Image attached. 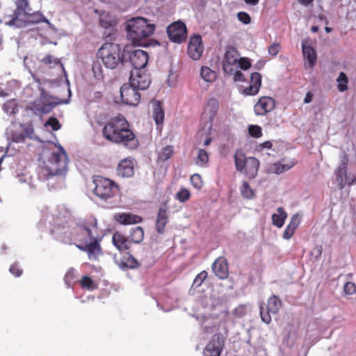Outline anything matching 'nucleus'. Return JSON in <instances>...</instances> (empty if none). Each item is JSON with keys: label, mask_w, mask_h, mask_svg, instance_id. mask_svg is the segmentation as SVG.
Instances as JSON below:
<instances>
[{"label": "nucleus", "mask_w": 356, "mask_h": 356, "mask_svg": "<svg viewBox=\"0 0 356 356\" xmlns=\"http://www.w3.org/2000/svg\"><path fill=\"white\" fill-rule=\"evenodd\" d=\"M282 306V301L275 295L271 296L267 301V305H260V316L263 322L269 324L271 322L270 314H276Z\"/></svg>", "instance_id": "8"}, {"label": "nucleus", "mask_w": 356, "mask_h": 356, "mask_svg": "<svg viewBox=\"0 0 356 356\" xmlns=\"http://www.w3.org/2000/svg\"><path fill=\"white\" fill-rule=\"evenodd\" d=\"M239 57L240 55L234 47H229L227 49L222 61L223 70L226 74H232L237 70Z\"/></svg>", "instance_id": "13"}, {"label": "nucleus", "mask_w": 356, "mask_h": 356, "mask_svg": "<svg viewBox=\"0 0 356 356\" xmlns=\"http://www.w3.org/2000/svg\"><path fill=\"white\" fill-rule=\"evenodd\" d=\"M80 284L82 288L88 290H94L97 287L91 277L87 275H85L81 278Z\"/></svg>", "instance_id": "45"}, {"label": "nucleus", "mask_w": 356, "mask_h": 356, "mask_svg": "<svg viewBox=\"0 0 356 356\" xmlns=\"http://www.w3.org/2000/svg\"><path fill=\"white\" fill-rule=\"evenodd\" d=\"M242 197L246 200H252L256 197V191L252 189L247 181H243L240 187Z\"/></svg>", "instance_id": "36"}, {"label": "nucleus", "mask_w": 356, "mask_h": 356, "mask_svg": "<svg viewBox=\"0 0 356 356\" xmlns=\"http://www.w3.org/2000/svg\"><path fill=\"white\" fill-rule=\"evenodd\" d=\"M19 104L15 99L7 101L3 105V111L8 115H15L19 112Z\"/></svg>", "instance_id": "37"}, {"label": "nucleus", "mask_w": 356, "mask_h": 356, "mask_svg": "<svg viewBox=\"0 0 356 356\" xmlns=\"http://www.w3.org/2000/svg\"><path fill=\"white\" fill-rule=\"evenodd\" d=\"M294 165L295 163L293 161H289L285 163V160L283 159L280 162L274 163L271 166V170L276 174H280L290 170L292 167L294 166Z\"/></svg>", "instance_id": "33"}, {"label": "nucleus", "mask_w": 356, "mask_h": 356, "mask_svg": "<svg viewBox=\"0 0 356 356\" xmlns=\"http://www.w3.org/2000/svg\"><path fill=\"white\" fill-rule=\"evenodd\" d=\"M207 275L208 274L206 270H202L198 273L193 280V286L195 288L200 286L204 281L207 279Z\"/></svg>", "instance_id": "47"}, {"label": "nucleus", "mask_w": 356, "mask_h": 356, "mask_svg": "<svg viewBox=\"0 0 356 356\" xmlns=\"http://www.w3.org/2000/svg\"><path fill=\"white\" fill-rule=\"evenodd\" d=\"M168 222L167 210L165 208H160L157 214L156 221V230L159 234H163L165 226Z\"/></svg>", "instance_id": "27"}, {"label": "nucleus", "mask_w": 356, "mask_h": 356, "mask_svg": "<svg viewBox=\"0 0 356 356\" xmlns=\"http://www.w3.org/2000/svg\"><path fill=\"white\" fill-rule=\"evenodd\" d=\"M26 138H30L41 143V152L38 160L40 176L48 179L55 175H63L67 171L69 159L63 147L58 143L47 140L42 141L38 135H11L14 142H24Z\"/></svg>", "instance_id": "1"}, {"label": "nucleus", "mask_w": 356, "mask_h": 356, "mask_svg": "<svg viewBox=\"0 0 356 356\" xmlns=\"http://www.w3.org/2000/svg\"><path fill=\"white\" fill-rule=\"evenodd\" d=\"M300 222V219L298 214H294L291 217L290 222L287 226L293 228V230H296L297 229V227H298Z\"/></svg>", "instance_id": "55"}, {"label": "nucleus", "mask_w": 356, "mask_h": 356, "mask_svg": "<svg viewBox=\"0 0 356 356\" xmlns=\"http://www.w3.org/2000/svg\"><path fill=\"white\" fill-rule=\"evenodd\" d=\"M120 97L124 104L137 106L140 99V95L138 90L133 87L130 83L124 84L120 88Z\"/></svg>", "instance_id": "12"}, {"label": "nucleus", "mask_w": 356, "mask_h": 356, "mask_svg": "<svg viewBox=\"0 0 356 356\" xmlns=\"http://www.w3.org/2000/svg\"><path fill=\"white\" fill-rule=\"evenodd\" d=\"M214 274L220 279L223 280L228 276V265L227 259L223 257L217 258L212 264Z\"/></svg>", "instance_id": "21"}, {"label": "nucleus", "mask_w": 356, "mask_h": 356, "mask_svg": "<svg viewBox=\"0 0 356 356\" xmlns=\"http://www.w3.org/2000/svg\"><path fill=\"white\" fill-rule=\"evenodd\" d=\"M203 45L200 35H193L191 38L188 45V54L195 60H198L203 53Z\"/></svg>", "instance_id": "19"}, {"label": "nucleus", "mask_w": 356, "mask_h": 356, "mask_svg": "<svg viewBox=\"0 0 356 356\" xmlns=\"http://www.w3.org/2000/svg\"><path fill=\"white\" fill-rule=\"evenodd\" d=\"M45 127H51V129L53 131H58L60 127V124L58 122V120L56 118H50L45 123H44Z\"/></svg>", "instance_id": "50"}, {"label": "nucleus", "mask_w": 356, "mask_h": 356, "mask_svg": "<svg viewBox=\"0 0 356 356\" xmlns=\"http://www.w3.org/2000/svg\"><path fill=\"white\" fill-rule=\"evenodd\" d=\"M247 159L245 154L241 150L237 149L234 154V162L236 168L239 172H243L246 164Z\"/></svg>", "instance_id": "34"}, {"label": "nucleus", "mask_w": 356, "mask_h": 356, "mask_svg": "<svg viewBox=\"0 0 356 356\" xmlns=\"http://www.w3.org/2000/svg\"><path fill=\"white\" fill-rule=\"evenodd\" d=\"M238 19L240 22L245 24H250L251 21L250 15L244 12H240L238 13Z\"/></svg>", "instance_id": "56"}, {"label": "nucleus", "mask_w": 356, "mask_h": 356, "mask_svg": "<svg viewBox=\"0 0 356 356\" xmlns=\"http://www.w3.org/2000/svg\"><path fill=\"white\" fill-rule=\"evenodd\" d=\"M348 158L346 154L343 153L341 159V164L339 166L347 167Z\"/></svg>", "instance_id": "63"}, {"label": "nucleus", "mask_w": 356, "mask_h": 356, "mask_svg": "<svg viewBox=\"0 0 356 356\" xmlns=\"http://www.w3.org/2000/svg\"><path fill=\"white\" fill-rule=\"evenodd\" d=\"M174 154V148L172 145L163 147L159 153L157 162H163L170 159Z\"/></svg>", "instance_id": "38"}, {"label": "nucleus", "mask_w": 356, "mask_h": 356, "mask_svg": "<svg viewBox=\"0 0 356 356\" xmlns=\"http://www.w3.org/2000/svg\"><path fill=\"white\" fill-rule=\"evenodd\" d=\"M259 168V161L254 157H248L243 168V172L249 179H254Z\"/></svg>", "instance_id": "25"}, {"label": "nucleus", "mask_w": 356, "mask_h": 356, "mask_svg": "<svg viewBox=\"0 0 356 356\" xmlns=\"http://www.w3.org/2000/svg\"><path fill=\"white\" fill-rule=\"evenodd\" d=\"M153 118L157 125V129L160 131V126L163 124L164 120V111L160 102H156L154 104Z\"/></svg>", "instance_id": "31"}, {"label": "nucleus", "mask_w": 356, "mask_h": 356, "mask_svg": "<svg viewBox=\"0 0 356 356\" xmlns=\"http://www.w3.org/2000/svg\"><path fill=\"white\" fill-rule=\"evenodd\" d=\"M129 83L138 90H145L149 86L151 79L149 74L141 70H134L131 72Z\"/></svg>", "instance_id": "14"}, {"label": "nucleus", "mask_w": 356, "mask_h": 356, "mask_svg": "<svg viewBox=\"0 0 356 356\" xmlns=\"http://www.w3.org/2000/svg\"><path fill=\"white\" fill-rule=\"evenodd\" d=\"M42 62L46 64V65H49L50 67H54L56 65H60V67L62 68L63 71L64 72V73L66 74V72L64 69V66L63 64L60 63V61L59 59L54 57L53 56L51 55H47L43 59H42Z\"/></svg>", "instance_id": "41"}, {"label": "nucleus", "mask_w": 356, "mask_h": 356, "mask_svg": "<svg viewBox=\"0 0 356 356\" xmlns=\"http://www.w3.org/2000/svg\"><path fill=\"white\" fill-rule=\"evenodd\" d=\"M344 292L348 295H353L356 292V285L354 282H348L343 287Z\"/></svg>", "instance_id": "52"}, {"label": "nucleus", "mask_w": 356, "mask_h": 356, "mask_svg": "<svg viewBox=\"0 0 356 356\" xmlns=\"http://www.w3.org/2000/svg\"><path fill=\"white\" fill-rule=\"evenodd\" d=\"M148 59V54L139 49L131 51L129 55V62L136 72L141 70L147 65Z\"/></svg>", "instance_id": "16"}, {"label": "nucleus", "mask_w": 356, "mask_h": 356, "mask_svg": "<svg viewBox=\"0 0 356 356\" xmlns=\"http://www.w3.org/2000/svg\"><path fill=\"white\" fill-rule=\"evenodd\" d=\"M9 271L15 277L22 275L23 270L17 263H15L10 266Z\"/></svg>", "instance_id": "54"}, {"label": "nucleus", "mask_w": 356, "mask_h": 356, "mask_svg": "<svg viewBox=\"0 0 356 356\" xmlns=\"http://www.w3.org/2000/svg\"><path fill=\"white\" fill-rule=\"evenodd\" d=\"M75 278V270L74 268H70L67 270L65 275V280L66 283L70 284Z\"/></svg>", "instance_id": "57"}, {"label": "nucleus", "mask_w": 356, "mask_h": 356, "mask_svg": "<svg viewBox=\"0 0 356 356\" xmlns=\"http://www.w3.org/2000/svg\"><path fill=\"white\" fill-rule=\"evenodd\" d=\"M273 147V143L270 140H268V141H266L264 143H260L259 145H257L256 146V150L257 151H259V152H261L263 151L264 149H271Z\"/></svg>", "instance_id": "58"}, {"label": "nucleus", "mask_w": 356, "mask_h": 356, "mask_svg": "<svg viewBox=\"0 0 356 356\" xmlns=\"http://www.w3.org/2000/svg\"><path fill=\"white\" fill-rule=\"evenodd\" d=\"M275 106V103L273 99L269 97H262L254 105V113L257 115H265L273 111Z\"/></svg>", "instance_id": "20"}, {"label": "nucleus", "mask_w": 356, "mask_h": 356, "mask_svg": "<svg viewBox=\"0 0 356 356\" xmlns=\"http://www.w3.org/2000/svg\"><path fill=\"white\" fill-rule=\"evenodd\" d=\"M119 266L121 268H135L140 266L139 262L130 254L127 253L120 259Z\"/></svg>", "instance_id": "30"}, {"label": "nucleus", "mask_w": 356, "mask_h": 356, "mask_svg": "<svg viewBox=\"0 0 356 356\" xmlns=\"http://www.w3.org/2000/svg\"><path fill=\"white\" fill-rule=\"evenodd\" d=\"M219 103L216 98L208 99L202 115L200 124L201 134H211L213 128V121L218 111Z\"/></svg>", "instance_id": "6"}, {"label": "nucleus", "mask_w": 356, "mask_h": 356, "mask_svg": "<svg viewBox=\"0 0 356 356\" xmlns=\"http://www.w3.org/2000/svg\"><path fill=\"white\" fill-rule=\"evenodd\" d=\"M112 242L113 245L120 252L127 251L131 247V241L119 232L113 234Z\"/></svg>", "instance_id": "22"}, {"label": "nucleus", "mask_w": 356, "mask_h": 356, "mask_svg": "<svg viewBox=\"0 0 356 356\" xmlns=\"http://www.w3.org/2000/svg\"><path fill=\"white\" fill-rule=\"evenodd\" d=\"M313 97V95L312 92H308L304 99V103L305 104H309L312 102Z\"/></svg>", "instance_id": "64"}, {"label": "nucleus", "mask_w": 356, "mask_h": 356, "mask_svg": "<svg viewBox=\"0 0 356 356\" xmlns=\"http://www.w3.org/2000/svg\"><path fill=\"white\" fill-rule=\"evenodd\" d=\"M280 50V46L278 44H273L268 48V53L272 56H276Z\"/></svg>", "instance_id": "61"}, {"label": "nucleus", "mask_w": 356, "mask_h": 356, "mask_svg": "<svg viewBox=\"0 0 356 356\" xmlns=\"http://www.w3.org/2000/svg\"><path fill=\"white\" fill-rule=\"evenodd\" d=\"M97 229V220L93 216H88L79 220L72 229L71 235L75 241L86 243L88 239L93 238V232Z\"/></svg>", "instance_id": "5"}, {"label": "nucleus", "mask_w": 356, "mask_h": 356, "mask_svg": "<svg viewBox=\"0 0 356 356\" xmlns=\"http://www.w3.org/2000/svg\"><path fill=\"white\" fill-rule=\"evenodd\" d=\"M302 49L305 59L307 60L311 67H313L316 60V56L314 49L309 45H306L305 42L302 44Z\"/></svg>", "instance_id": "32"}, {"label": "nucleus", "mask_w": 356, "mask_h": 356, "mask_svg": "<svg viewBox=\"0 0 356 356\" xmlns=\"http://www.w3.org/2000/svg\"><path fill=\"white\" fill-rule=\"evenodd\" d=\"M202 78L207 82H211L216 78V74L207 67H202L200 71Z\"/></svg>", "instance_id": "40"}, {"label": "nucleus", "mask_w": 356, "mask_h": 356, "mask_svg": "<svg viewBox=\"0 0 356 356\" xmlns=\"http://www.w3.org/2000/svg\"><path fill=\"white\" fill-rule=\"evenodd\" d=\"M296 230H293V228L286 227L284 233H283V238L286 240H289L294 234Z\"/></svg>", "instance_id": "60"}, {"label": "nucleus", "mask_w": 356, "mask_h": 356, "mask_svg": "<svg viewBox=\"0 0 356 356\" xmlns=\"http://www.w3.org/2000/svg\"><path fill=\"white\" fill-rule=\"evenodd\" d=\"M92 70L96 79L101 80L104 78L103 69L98 60L93 63Z\"/></svg>", "instance_id": "46"}, {"label": "nucleus", "mask_w": 356, "mask_h": 356, "mask_svg": "<svg viewBox=\"0 0 356 356\" xmlns=\"http://www.w3.org/2000/svg\"><path fill=\"white\" fill-rule=\"evenodd\" d=\"M97 54L108 69L113 70L120 63L124 64L123 53L118 44L105 43L99 49Z\"/></svg>", "instance_id": "4"}, {"label": "nucleus", "mask_w": 356, "mask_h": 356, "mask_svg": "<svg viewBox=\"0 0 356 356\" xmlns=\"http://www.w3.org/2000/svg\"><path fill=\"white\" fill-rule=\"evenodd\" d=\"M277 213H274L272 216L273 224L277 227H282L287 215L282 207L277 209Z\"/></svg>", "instance_id": "35"}, {"label": "nucleus", "mask_w": 356, "mask_h": 356, "mask_svg": "<svg viewBox=\"0 0 356 356\" xmlns=\"http://www.w3.org/2000/svg\"><path fill=\"white\" fill-rule=\"evenodd\" d=\"M93 183L95 184L94 194L103 200L113 197L118 190V186L115 182L102 176L96 177Z\"/></svg>", "instance_id": "7"}, {"label": "nucleus", "mask_w": 356, "mask_h": 356, "mask_svg": "<svg viewBox=\"0 0 356 356\" xmlns=\"http://www.w3.org/2000/svg\"><path fill=\"white\" fill-rule=\"evenodd\" d=\"M15 4L16 10L14 13L16 15V17L31 15V8H30L28 0H17Z\"/></svg>", "instance_id": "28"}, {"label": "nucleus", "mask_w": 356, "mask_h": 356, "mask_svg": "<svg viewBox=\"0 0 356 356\" xmlns=\"http://www.w3.org/2000/svg\"><path fill=\"white\" fill-rule=\"evenodd\" d=\"M232 74L234 75V81H244L245 77L243 74L238 71V70H236Z\"/></svg>", "instance_id": "59"}, {"label": "nucleus", "mask_w": 356, "mask_h": 356, "mask_svg": "<svg viewBox=\"0 0 356 356\" xmlns=\"http://www.w3.org/2000/svg\"><path fill=\"white\" fill-rule=\"evenodd\" d=\"M92 239L90 243L76 244V246L80 250L87 252L90 260H97L99 256L102 254V247L96 237Z\"/></svg>", "instance_id": "15"}, {"label": "nucleus", "mask_w": 356, "mask_h": 356, "mask_svg": "<svg viewBox=\"0 0 356 356\" xmlns=\"http://www.w3.org/2000/svg\"><path fill=\"white\" fill-rule=\"evenodd\" d=\"M248 134H261V128L257 125H250L248 127Z\"/></svg>", "instance_id": "62"}, {"label": "nucleus", "mask_w": 356, "mask_h": 356, "mask_svg": "<svg viewBox=\"0 0 356 356\" xmlns=\"http://www.w3.org/2000/svg\"><path fill=\"white\" fill-rule=\"evenodd\" d=\"M39 91L40 96L31 104V108L35 115L49 113L55 106L59 104H67L70 102L71 90L69 86L67 87L68 98L65 99L51 96L42 87H39Z\"/></svg>", "instance_id": "3"}, {"label": "nucleus", "mask_w": 356, "mask_h": 356, "mask_svg": "<svg viewBox=\"0 0 356 356\" xmlns=\"http://www.w3.org/2000/svg\"><path fill=\"white\" fill-rule=\"evenodd\" d=\"M167 33L170 41L181 43L186 39V24L181 21L175 22L168 26Z\"/></svg>", "instance_id": "11"}, {"label": "nucleus", "mask_w": 356, "mask_h": 356, "mask_svg": "<svg viewBox=\"0 0 356 356\" xmlns=\"http://www.w3.org/2000/svg\"><path fill=\"white\" fill-rule=\"evenodd\" d=\"M12 127L15 129H11L10 134H33V125L31 123L22 124L19 122H13Z\"/></svg>", "instance_id": "29"}, {"label": "nucleus", "mask_w": 356, "mask_h": 356, "mask_svg": "<svg viewBox=\"0 0 356 356\" xmlns=\"http://www.w3.org/2000/svg\"><path fill=\"white\" fill-rule=\"evenodd\" d=\"M117 175L122 178H129L135 172V161L130 157L121 160L116 169Z\"/></svg>", "instance_id": "18"}, {"label": "nucleus", "mask_w": 356, "mask_h": 356, "mask_svg": "<svg viewBox=\"0 0 356 356\" xmlns=\"http://www.w3.org/2000/svg\"><path fill=\"white\" fill-rule=\"evenodd\" d=\"M225 345V339L221 333L213 334L203 350L204 356H220Z\"/></svg>", "instance_id": "10"}, {"label": "nucleus", "mask_w": 356, "mask_h": 356, "mask_svg": "<svg viewBox=\"0 0 356 356\" xmlns=\"http://www.w3.org/2000/svg\"><path fill=\"white\" fill-rule=\"evenodd\" d=\"M261 84V75L254 72L250 76V86L245 89V94L254 95L258 93Z\"/></svg>", "instance_id": "26"}, {"label": "nucleus", "mask_w": 356, "mask_h": 356, "mask_svg": "<svg viewBox=\"0 0 356 356\" xmlns=\"http://www.w3.org/2000/svg\"><path fill=\"white\" fill-rule=\"evenodd\" d=\"M102 136L110 141L116 143H123V145L130 149H136L138 145V140L136 135H102Z\"/></svg>", "instance_id": "17"}, {"label": "nucleus", "mask_w": 356, "mask_h": 356, "mask_svg": "<svg viewBox=\"0 0 356 356\" xmlns=\"http://www.w3.org/2000/svg\"><path fill=\"white\" fill-rule=\"evenodd\" d=\"M191 181L193 186L197 189H200L203 186V181L202 180V177L198 174L193 175L191 177Z\"/></svg>", "instance_id": "51"}, {"label": "nucleus", "mask_w": 356, "mask_h": 356, "mask_svg": "<svg viewBox=\"0 0 356 356\" xmlns=\"http://www.w3.org/2000/svg\"><path fill=\"white\" fill-rule=\"evenodd\" d=\"M127 38L136 45H141V40L149 37L155 30V25L147 19L138 17L128 19L125 27Z\"/></svg>", "instance_id": "2"}, {"label": "nucleus", "mask_w": 356, "mask_h": 356, "mask_svg": "<svg viewBox=\"0 0 356 356\" xmlns=\"http://www.w3.org/2000/svg\"><path fill=\"white\" fill-rule=\"evenodd\" d=\"M209 161V154L203 149H199L197 156L195 159V163L198 165H204Z\"/></svg>", "instance_id": "43"}, {"label": "nucleus", "mask_w": 356, "mask_h": 356, "mask_svg": "<svg viewBox=\"0 0 356 356\" xmlns=\"http://www.w3.org/2000/svg\"><path fill=\"white\" fill-rule=\"evenodd\" d=\"M113 22L109 15H102L99 18V25L104 29L112 27Z\"/></svg>", "instance_id": "49"}, {"label": "nucleus", "mask_w": 356, "mask_h": 356, "mask_svg": "<svg viewBox=\"0 0 356 356\" xmlns=\"http://www.w3.org/2000/svg\"><path fill=\"white\" fill-rule=\"evenodd\" d=\"M337 81L338 83L337 88L340 92H344L348 89V78L344 72H340Z\"/></svg>", "instance_id": "44"}, {"label": "nucleus", "mask_w": 356, "mask_h": 356, "mask_svg": "<svg viewBox=\"0 0 356 356\" xmlns=\"http://www.w3.org/2000/svg\"><path fill=\"white\" fill-rule=\"evenodd\" d=\"M251 64L248 58H239L237 63V70L241 68L242 70H248L250 67Z\"/></svg>", "instance_id": "53"}, {"label": "nucleus", "mask_w": 356, "mask_h": 356, "mask_svg": "<svg viewBox=\"0 0 356 356\" xmlns=\"http://www.w3.org/2000/svg\"><path fill=\"white\" fill-rule=\"evenodd\" d=\"M122 132L134 134L129 129L128 122L122 116L113 118L102 127V134H122Z\"/></svg>", "instance_id": "9"}, {"label": "nucleus", "mask_w": 356, "mask_h": 356, "mask_svg": "<svg viewBox=\"0 0 356 356\" xmlns=\"http://www.w3.org/2000/svg\"><path fill=\"white\" fill-rule=\"evenodd\" d=\"M115 220L122 225H132L141 222L143 218L138 215L130 213H119L114 216Z\"/></svg>", "instance_id": "24"}, {"label": "nucleus", "mask_w": 356, "mask_h": 356, "mask_svg": "<svg viewBox=\"0 0 356 356\" xmlns=\"http://www.w3.org/2000/svg\"><path fill=\"white\" fill-rule=\"evenodd\" d=\"M30 16L33 17V19L31 20L30 22H31V23L44 22L49 25L50 29H55L54 25L52 24L51 23H50L49 21L44 16H43L41 13H31Z\"/></svg>", "instance_id": "42"}, {"label": "nucleus", "mask_w": 356, "mask_h": 356, "mask_svg": "<svg viewBox=\"0 0 356 356\" xmlns=\"http://www.w3.org/2000/svg\"><path fill=\"white\" fill-rule=\"evenodd\" d=\"M144 238V232L141 227H136L131 229L130 232V241L134 243H140Z\"/></svg>", "instance_id": "39"}, {"label": "nucleus", "mask_w": 356, "mask_h": 356, "mask_svg": "<svg viewBox=\"0 0 356 356\" xmlns=\"http://www.w3.org/2000/svg\"><path fill=\"white\" fill-rule=\"evenodd\" d=\"M337 181L340 188H343L347 184H353L356 181V177L353 175L351 177L347 176V167L339 166L336 171Z\"/></svg>", "instance_id": "23"}, {"label": "nucleus", "mask_w": 356, "mask_h": 356, "mask_svg": "<svg viewBox=\"0 0 356 356\" xmlns=\"http://www.w3.org/2000/svg\"><path fill=\"white\" fill-rule=\"evenodd\" d=\"M176 199L181 202L187 201L191 197L190 191L186 188H181L177 194Z\"/></svg>", "instance_id": "48"}]
</instances>
